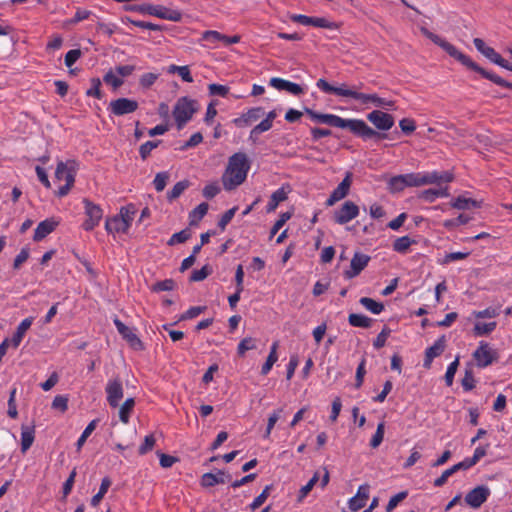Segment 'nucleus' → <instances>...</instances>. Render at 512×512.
I'll list each match as a JSON object with an SVG mask.
<instances>
[{
  "label": "nucleus",
  "mask_w": 512,
  "mask_h": 512,
  "mask_svg": "<svg viewBox=\"0 0 512 512\" xmlns=\"http://www.w3.org/2000/svg\"><path fill=\"white\" fill-rule=\"evenodd\" d=\"M316 85L325 93L334 94L344 100H354L366 108L371 105L380 108H391L394 105L393 101L381 98L375 93L362 92V83L359 85H348L347 83L331 85L326 80L319 79Z\"/></svg>",
  "instance_id": "obj_1"
},
{
  "label": "nucleus",
  "mask_w": 512,
  "mask_h": 512,
  "mask_svg": "<svg viewBox=\"0 0 512 512\" xmlns=\"http://www.w3.org/2000/svg\"><path fill=\"white\" fill-rule=\"evenodd\" d=\"M250 168L249 160L244 153H236L230 157L226 167V189H233L242 184Z\"/></svg>",
  "instance_id": "obj_2"
},
{
  "label": "nucleus",
  "mask_w": 512,
  "mask_h": 512,
  "mask_svg": "<svg viewBox=\"0 0 512 512\" xmlns=\"http://www.w3.org/2000/svg\"><path fill=\"white\" fill-rule=\"evenodd\" d=\"M78 166L75 161H59L55 170V180L57 182H65L64 185L59 186L57 195L59 197L66 196L72 189Z\"/></svg>",
  "instance_id": "obj_3"
},
{
  "label": "nucleus",
  "mask_w": 512,
  "mask_h": 512,
  "mask_svg": "<svg viewBox=\"0 0 512 512\" xmlns=\"http://www.w3.org/2000/svg\"><path fill=\"white\" fill-rule=\"evenodd\" d=\"M136 214V208L130 204L120 209L118 215L108 218L105 229L108 233H127Z\"/></svg>",
  "instance_id": "obj_4"
},
{
  "label": "nucleus",
  "mask_w": 512,
  "mask_h": 512,
  "mask_svg": "<svg viewBox=\"0 0 512 512\" xmlns=\"http://www.w3.org/2000/svg\"><path fill=\"white\" fill-rule=\"evenodd\" d=\"M499 313L495 308H487L482 311H474L470 319L473 321V331L478 336L490 334L496 328L493 320Z\"/></svg>",
  "instance_id": "obj_5"
},
{
  "label": "nucleus",
  "mask_w": 512,
  "mask_h": 512,
  "mask_svg": "<svg viewBox=\"0 0 512 512\" xmlns=\"http://www.w3.org/2000/svg\"><path fill=\"white\" fill-rule=\"evenodd\" d=\"M421 32L431 41H433L436 45L440 46L445 52H447L451 57L455 58L459 62H461L466 67L472 70H480V67L473 62L468 56L460 52L454 45L441 38L440 36L430 32L428 29L422 27Z\"/></svg>",
  "instance_id": "obj_6"
},
{
  "label": "nucleus",
  "mask_w": 512,
  "mask_h": 512,
  "mask_svg": "<svg viewBox=\"0 0 512 512\" xmlns=\"http://www.w3.org/2000/svg\"><path fill=\"white\" fill-rule=\"evenodd\" d=\"M126 11L138 12L143 15H151L160 19L169 21H179L181 13L177 10L168 9L161 5L142 4V5H125Z\"/></svg>",
  "instance_id": "obj_7"
},
{
  "label": "nucleus",
  "mask_w": 512,
  "mask_h": 512,
  "mask_svg": "<svg viewBox=\"0 0 512 512\" xmlns=\"http://www.w3.org/2000/svg\"><path fill=\"white\" fill-rule=\"evenodd\" d=\"M199 105L196 100L188 97H181L177 100L173 109V116L178 129H182L191 120Z\"/></svg>",
  "instance_id": "obj_8"
},
{
  "label": "nucleus",
  "mask_w": 512,
  "mask_h": 512,
  "mask_svg": "<svg viewBox=\"0 0 512 512\" xmlns=\"http://www.w3.org/2000/svg\"><path fill=\"white\" fill-rule=\"evenodd\" d=\"M84 210H85V216L86 219L82 224V227L86 231L93 230L96 226L99 225L102 217H103V210L101 207L97 204H94L93 202L84 199Z\"/></svg>",
  "instance_id": "obj_9"
},
{
  "label": "nucleus",
  "mask_w": 512,
  "mask_h": 512,
  "mask_svg": "<svg viewBox=\"0 0 512 512\" xmlns=\"http://www.w3.org/2000/svg\"><path fill=\"white\" fill-rule=\"evenodd\" d=\"M32 323V317H28L22 320L11 338H8L2 342L0 345V352H2L4 349H17L22 342L24 335L31 327Z\"/></svg>",
  "instance_id": "obj_10"
},
{
  "label": "nucleus",
  "mask_w": 512,
  "mask_h": 512,
  "mask_svg": "<svg viewBox=\"0 0 512 512\" xmlns=\"http://www.w3.org/2000/svg\"><path fill=\"white\" fill-rule=\"evenodd\" d=\"M418 187L428 184L441 185L442 183H449L453 180L452 173L448 171H432L425 173H417Z\"/></svg>",
  "instance_id": "obj_11"
},
{
  "label": "nucleus",
  "mask_w": 512,
  "mask_h": 512,
  "mask_svg": "<svg viewBox=\"0 0 512 512\" xmlns=\"http://www.w3.org/2000/svg\"><path fill=\"white\" fill-rule=\"evenodd\" d=\"M407 187H418L417 173L393 176L388 181V188L392 192H399Z\"/></svg>",
  "instance_id": "obj_12"
},
{
  "label": "nucleus",
  "mask_w": 512,
  "mask_h": 512,
  "mask_svg": "<svg viewBox=\"0 0 512 512\" xmlns=\"http://www.w3.org/2000/svg\"><path fill=\"white\" fill-rule=\"evenodd\" d=\"M490 493L491 491L487 486H477L466 494L465 502L471 508L478 509L487 501Z\"/></svg>",
  "instance_id": "obj_13"
},
{
  "label": "nucleus",
  "mask_w": 512,
  "mask_h": 512,
  "mask_svg": "<svg viewBox=\"0 0 512 512\" xmlns=\"http://www.w3.org/2000/svg\"><path fill=\"white\" fill-rule=\"evenodd\" d=\"M359 215V207L352 201H346L334 212V220L338 224H346Z\"/></svg>",
  "instance_id": "obj_14"
},
{
  "label": "nucleus",
  "mask_w": 512,
  "mask_h": 512,
  "mask_svg": "<svg viewBox=\"0 0 512 512\" xmlns=\"http://www.w3.org/2000/svg\"><path fill=\"white\" fill-rule=\"evenodd\" d=\"M138 108V102L128 98H118L111 101L108 109L116 116H123L133 113Z\"/></svg>",
  "instance_id": "obj_15"
},
{
  "label": "nucleus",
  "mask_w": 512,
  "mask_h": 512,
  "mask_svg": "<svg viewBox=\"0 0 512 512\" xmlns=\"http://www.w3.org/2000/svg\"><path fill=\"white\" fill-rule=\"evenodd\" d=\"M367 119L377 129L387 131L390 130L394 125V118L380 110H374L367 115Z\"/></svg>",
  "instance_id": "obj_16"
},
{
  "label": "nucleus",
  "mask_w": 512,
  "mask_h": 512,
  "mask_svg": "<svg viewBox=\"0 0 512 512\" xmlns=\"http://www.w3.org/2000/svg\"><path fill=\"white\" fill-rule=\"evenodd\" d=\"M105 390L109 405L113 408L118 407L120 400L123 398L122 382L119 379L110 380Z\"/></svg>",
  "instance_id": "obj_17"
},
{
  "label": "nucleus",
  "mask_w": 512,
  "mask_h": 512,
  "mask_svg": "<svg viewBox=\"0 0 512 512\" xmlns=\"http://www.w3.org/2000/svg\"><path fill=\"white\" fill-rule=\"evenodd\" d=\"M269 84H270V86H272L273 88H275L277 90H280V91L283 90V91H286L289 94H292L295 96H298V95H301L304 93V88L301 85L291 82V81H288V80H285V79H282V78H277V77L271 78L269 81Z\"/></svg>",
  "instance_id": "obj_18"
},
{
  "label": "nucleus",
  "mask_w": 512,
  "mask_h": 512,
  "mask_svg": "<svg viewBox=\"0 0 512 512\" xmlns=\"http://www.w3.org/2000/svg\"><path fill=\"white\" fill-rule=\"evenodd\" d=\"M351 173H347L342 182L337 186V188L331 193L330 197L326 201L327 206H332L336 202L345 198L350 190L351 186Z\"/></svg>",
  "instance_id": "obj_19"
},
{
  "label": "nucleus",
  "mask_w": 512,
  "mask_h": 512,
  "mask_svg": "<svg viewBox=\"0 0 512 512\" xmlns=\"http://www.w3.org/2000/svg\"><path fill=\"white\" fill-rule=\"evenodd\" d=\"M369 261L368 255L355 253L351 259L350 269L345 272V276L349 279L354 278L368 265Z\"/></svg>",
  "instance_id": "obj_20"
},
{
  "label": "nucleus",
  "mask_w": 512,
  "mask_h": 512,
  "mask_svg": "<svg viewBox=\"0 0 512 512\" xmlns=\"http://www.w3.org/2000/svg\"><path fill=\"white\" fill-rule=\"evenodd\" d=\"M264 115H265V112L262 107H253V108H250L247 112L243 113L240 117L234 119V123L238 127L249 126L252 123L259 120Z\"/></svg>",
  "instance_id": "obj_21"
},
{
  "label": "nucleus",
  "mask_w": 512,
  "mask_h": 512,
  "mask_svg": "<svg viewBox=\"0 0 512 512\" xmlns=\"http://www.w3.org/2000/svg\"><path fill=\"white\" fill-rule=\"evenodd\" d=\"M473 43L476 49L491 62L497 65H503L504 59L492 47L486 45L482 39L475 38Z\"/></svg>",
  "instance_id": "obj_22"
},
{
  "label": "nucleus",
  "mask_w": 512,
  "mask_h": 512,
  "mask_svg": "<svg viewBox=\"0 0 512 512\" xmlns=\"http://www.w3.org/2000/svg\"><path fill=\"white\" fill-rule=\"evenodd\" d=\"M369 499V486L361 485L358 488V491L354 497H352L349 502V508L352 511H358L366 505V502Z\"/></svg>",
  "instance_id": "obj_23"
},
{
  "label": "nucleus",
  "mask_w": 512,
  "mask_h": 512,
  "mask_svg": "<svg viewBox=\"0 0 512 512\" xmlns=\"http://www.w3.org/2000/svg\"><path fill=\"white\" fill-rule=\"evenodd\" d=\"M114 324L123 338L131 344V348L138 349L140 346V340L137 338L133 330L122 323L119 319H115Z\"/></svg>",
  "instance_id": "obj_24"
},
{
  "label": "nucleus",
  "mask_w": 512,
  "mask_h": 512,
  "mask_svg": "<svg viewBox=\"0 0 512 512\" xmlns=\"http://www.w3.org/2000/svg\"><path fill=\"white\" fill-rule=\"evenodd\" d=\"M57 225L58 222L53 219H46L40 222L35 229L33 240L41 241L47 235L53 232Z\"/></svg>",
  "instance_id": "obj_25"
},
{
  "label": "nucleus",
  "mask_w": 512,
  "mask_h": 512,
  "mask_svg": "<svg viewBox=\"0 0 512 512\" xmlns=\"http://www.w3.org/2000/svg\"><path fill=\"white\" fill-rule=\"evenodd\" d=\"M451 207L458 210H471L481 206V202L468 197L466 194L460 195L450 202Z\"/></svg>",
  "instance_id": "obj_26"
},
{
  "label": "nucleus",
  "mask_w": 512,
  "mask_h": 512,
  "mask_svg": "<svg viewBox=\"0 0 512 512\" xmlns=\"http://www.w3.org/2000/svg\"><path fill=\"white\" fill-rule=\"evenodd\" d=\"M306 112L313 120L318 121L320 123L331 125V126L338 127V128L340 125H342V118L337 115L320 114V113H316L309 109H307Z\"/></svg>",
  "instance_id": "obj_27"
},
{
  "label": "nucleus",
  "mask_w": 512,
  "mask_h": 512,
  "mask_svg": "<svg viewBox=\"0 0 512 512\" xmlns=\"http://www.w3.org/2000/svg\"><path fill=\"white\" fill-rule=\"evenodd\" d=\"M35 439V425L21 426V452L25 453L30 449Z\"/></svg>",
  "instance_id": "obj_28"
},
{
  "label": "nucleus",
  "mask_w": 512,
  "mask_h": 512,
  "mask_svg": "<svg viewBox=\"0 0 512 512\" xmlns=\"http://www.w3.org/2000/svg\"><path fill=\"white\" fill-rule=\"evenodd\" d=\"M290 19L305 26L328 27V22L324 18H313L302 14H293Z\"/></svg>",
  "instance_id": "obj_29"
},
{
  "label": "nucleus",
  "mask_w": 512,
  "mask_h": 512,
  "mask_svg": "<svg viewBox=\"0 0 512 512\" xmlns=\"http://www.w3.org/2000/svg\"><path fill=\"white\" fill-rule=\"evenodd\" d=\"M216 473L208 472L202 475L201 485L205 488L213 487L216 484L224 483V470L215 469Z\"/></svg>",
  "instance_id": "obj_30"
},
{
  "label": "nucleus",
  "mask_w": 512,
  "mask_h": 512,
  "mask_svg": "<svg viewBox=\"0 0 512 512\" xmlns=\"http://www.w3.org/2000/svg\"><path fill=\"white\" fill-rule=\"evenodd\" d=\"M449 196V189L447 186H439L438 188H434V189H427V190H424L422 191L420 197L427 201V202H433L435 201L437 198H443V197H448Z\"/></svg>",
  "instance_id": "obj_31"
},
{
  "label": "nucleus",
  "mask_w": 512,
  "mask_h": 512,
  "mask_svg": "<svg viewBox=\"0 0 512 512\" xmlns=\"http://www.w3.org/2000/svg\"><path fill=\"white\" fill-rule=\"evenodd\" d=\"M365 125L366 123L360 119L342 118V125L339 128H348L351 132L361 137Z\"/></svg>",
  "instance_id": "obj_32"
},
{
  "label": "nucleus",
  "mask_w": 512,
  "mask_h": 512,
  "mask_svg": "<svg viewBox=\"0 0 512 512\" xmlns=\"http://www.w3.org/2000/svg\"><path fill=\"white\" fill-rule=\"evenodd\" d=\"M135 406V400L134 398H128L124 401V403L120 406L119 409V419L124 424H127L130 419V415L133 411V408Z\"/></svg>",
  "instance_id": "obj_33"
},
{
  "label": "nucleus",
  "mask_w": 512,
  "mask_h": 512,
  "mask_svg": "<svg viewBox=\"0 0 512 512\" xmlns=\"http://www.w3.org/2000/svg\"><path fill=\"white\" fill-rule=\"evenodd\" d=\"M207 211H208V204L207 203L199 204L189 214V223H190V225H197L198 222L206 215Z\"/></svg>",
  "instance_id": "obj_34"
},
{
  "label": "nucleus",
  "mask_w": 512,
  "mask_h": 512,
  "mask_svg": "<svg viewBox=\"0 0 512 512\" xmlns=\"http://www.w3.org/2000/svg\"><path fill=\"white\" fill-rule=\"evenodd\" d=\"M287 198V191L284 188H280L276 190L270 198V201L267 205V211H274L280 202L284 201Z\"/></svg>",
  "instance_id": "obj_35"
},
{
  "label": "nucleus",
  "mask_w": 512,
  "mask_h": 512,
  "mask_svg": "<svg viewBox=\"0 0 512 512\" xmlns=\"http://www.w3.org/2000/svg\"><path fill=\"white\" fill-rule=\"evenodd\" d=\"M360 304L365 309L376 315L380 314L384 309V305L381 302L375 301L374 299L368 297L361 298Z\"/></svg>",
  "instance_id": "obj_36"
},
{
  "label": "nucleus",
  "mask_w": 512,
  "mask_h": 512,
  "mask_svg": "<svg viewBox=\"0 0 512 512\" xmlns=\"http://www.w3.org/2000/svg\"><path fill=\"white\" fill-rule=\"evenodd\" d=\"M99 422V419L92 420L84 429L81 436L78 438L76 442V448L79 451L83 445L85 444L87 438L92 434V432L96 429V426Z\"/></svg>",
  "instance_id": "obj_37"
},
{
  "label": "nucleus",
  "mask_w": 512,
  "mask_h": 512,
  "mask_svg": "<svg viewBox=\"0 0 512 512\" xmlns=\"http://www.w3.org/2000/svg\"><path fill=\"white\" fill-rule=\"evenodd\" d=\"M107 85H110L114 90L118 89L123 84V79L116 73L115 70H109L103 78Z\"/></svg>",
  "instance_id": "obj_38"
},
{
  "label": "nucleus",
  "mask_w": 512,
  "mask_h": 512,
  "mask_svg": "<svg viewBox=\"0 0 512 512\" xmlns=\"http://www.w3.org/2000/svg\"><path fill=\"white\" fill-rule=\"evenodd\" d=\"M319 481V473L315 472L313 477L308 481L306 485H304L300 490L298 494V501L302 502L304 498L310 493V491L313 489L315 484Z\"/></svg>",
  "instance_id": "obj_39"
},
{
  "label": "nucleus",
  "mask_w": 512,
  "mask_h": 512,
  "mask_svg": "<svg viewBox=\"0 0 512 512\" xmlns=\"http://www.w3.org/2000/svg\"><path fill=\"white\" fill-rule=\"evenodd\" d=\"M349 323L352 325V326H355V327H363V328H366V327H369L370 324H371V319L368 318L367 316L365 315H362V314H350L349 315Z\"/></svg>",
  "instance_id": "obj_40"
},
{
  "label": "nucleus",
  "mask_w": 512,
  "mask_h": 512,
  "mask_svg": "<svg viewBox=\"0 0 512 512\" xmlns=\"http://www.w3.org/2000/svg\"><path fill=\"white\" fill-rule=\"evenodd\" d=\"M414 243L408 236L397 238L393 243V248L399 253H406L409 247Z\"/></svg>",
  "instance_id": "obj_41"
},
{
  "label": "nucleus",
  "mask_w": 512,
  "mask_h": 512,
  "mask_svg": "<svg viewBox=\"0 0 512 512\" xmlns=\"http://www.w3.org/2000/svg\"><path fill=\"white\" fill-rule=\"evenodd\" d=\"M188 186H189L188 181L177 182L167 194L169 201H173L176 198H178L185 191V189Z\"/></svg>",
  "instance_id": "obj_42"
},
{
  "label": "nucleus",
  "mask_w": 512,
  "mask_h": 512,
  "mask_svg": "<svg viewBox=\"0 0 512 512\" xmlns=\"http://www.w3.org/2000/svg\"><path fill=\"white\" fill-rule=\"evenodd\" d=\"M385 433V424L384 422H381L378 424L375 434L373 435L370 446L372 448H377L383 441Z\"/></svg>",
  "instance_id": "obj_43"
},
{
  "label": "nucleus",
  "mask_w": 512,
  "mask_h": 512,
  "mask_svg": "<svg viewBox=\"0 0 512 512\" xmlns=\"http://www.w3.org/2000/svg\"><path fill=\"white\" fill-rule=\"evenodd\" d=\"M168 180H169L168 172H160V173L156 174V176L153 180V185L158 192H161L164 190Z\"/></svg>",
  "instance_id": "obj_44"
},
{
  "label": "nucleus",
  "mask_w": 512,
  "mask_h": 512,
  "mask_svg": "<svg viewBox=\"0 0 512 512\" xmlns=\"http://www.w3.org/2000/svg\"><path fill=\"white\" fill-rule=\"evenodd\" d=\"M155 442H156V440H155L153 434L145 436L144 442L140 445V447L138 449L139 455H145L146 453L151 451L155 445Z\"/></svg>",
  "instance_id": "obj_45"
},
{
  "label": "nucleus",
  "mask_w": 512,
  "mask_h": 512,
  "mask_svg": "<svg viewBox=\"0 0 512 512\" xmlns=\"http://www.w3.org/2000/svg\"><path fill=\"white\" fill-rule=\"evenodd\" d=\"M283 412V409L282 408H279L277 410H275L268 418V424H267V428H266V432L264 434V437L265 438H268L274 425L276 424V422L280 419L281 417V414Z\"/></svg>",
  "instance_id": "obj_46"
},
{
  "label": "nucleus",
  "mask_w": 512,
  "mask_h": 512,
  "mask_svg": "<svg viewBox=\"0 0 512 512\" xmlns=\"http://www.w3.org/2000/svg\"><path fill=\"white\" fill-rule=\"evenodd\" d=\"M160 141H147L140 146L139 153L143 160H145L152 150L158 147Z\"/></svg>",
  "instance_id": "obj_47"
},
{
  "label": "nucleus",
  "mask_w": 512,
  "mask_h": 512,
  "mask_svg": "<svg viewBox=\"0 0 512 512\" xmlns=\"http://www.w3.org/2000/svg\"><path fill=\"white\" fill-rule=\"evenodd\" d=\"M272 123L268 120H266L265 118L259 123L257 124L252 130H251V133H250V136L251 137H257L258 135L270 130L272 128Z\"/></svg>",
  "instance_id": "obj_48"
},
{
  "label": "nucleus",
  "mask_w": 512,
  "mask_h": 512,
  "mask_svg": "<svg viewBox=\"0 0 512 512\" xmlns=\"http://www.w3.org/2000/svg\"><path fill=\"white\" fill-rule=\"evenodd\" d=\"M175 287V282L172 279H165L155 283L152 287L154 292L171 291Z\"/></svg>",
  "instance_id": "obj_49"
},
{
  "label": "nucleus",
  "mask_w": 512,
  "mask_h": 512,
  "mask_svg": "<svg viewBox=\"0 0 512 512\" xmlns=\"http://www.w3.org/2000/svg\"><path fill=\"white\" fill-rule=\"evenodd\" d=\"M190 238V232L188 230H182L174 233L168 241V244L173 246L179 243H183Z\"/></svg>",
  "instance_id": "obj_50"
},
{
  "label": "nucleus",
  "mask_w": 512,
  "mask_h": 512,
  "mask_svg": "<svg viewBox=\"0 0 512 512\" xmlns=\"http://www.w3.org/2000/svg\"><path fill=\"white\" fill-rule=\"evenodd\" d=\"M459 365V359L456 358L453 362L450 363V365L447 368V371L445 373V382L448 386H451L453 384L454 375L457 371Z\"/></svg>",
  "instance_id": "obj_51"
},
{
  "label": "nucleus",
  "mask_w": 512,
  "mask_h": 512,
  "mask_svg": "<svg viewBox=\"0 0 512 512\" xmlns=\"http://www.w3.org/2000/svg\"><path fill=\"white\" fill-rule=\"evenodd\" d=\"M76 474H77L76 473V468H74L71 471L69 477L64 482L63 487H62V493H63V497L64 498H66L71 493L73 485H74V482H75Z\"/></svg>",
  "instance_id": "obj_52"
},
{
  "label": "nucleus",
  "mask_w": 512,
  "mask_h": 512,
  "mask_svg": "<svg viewBox=\"0 0 512 512\" xmlns=\"http://www.w3.org/2000/svg\"><path fill=\"white\" fill-rule=\"evenodd\" d=\"M407 495H408V493L406 491H402V492L394 495L393 497H391V499L389 500V502L386 506V511L392 512L397 507V505L407 497Z\"/></svg>",
  "instance_id": "obj_53"
},
{
  "label": "nucleus",
  "mask_w": 512,
  "mask_h": 512,
  "mask_svg": "<svg viewBox=\"0 0 512 512\" xmlns=\"http://www.w3.org/2000/svg\"><path fill=\"white\" fill-rule=\"evenodd\" d=\"M469 252H453L448 253L444 256V258L441 260V264H449L454 261L465 259L469 256Z\"/></svg>",
  "instance_id": "obj_54"
},
{
  "label": "nucleus",
  "mask_w": 512,
  "mask_h": 512,
  "mask_svg": "<svg viewBox=\"0 0 512 512\" xmlns=\"http://www.w3.org/2000/svg\"><path fill=\"white\" fill-rule=\"evenodd\" d=\"M476 365L486 367L495 360V354H474Z\"/></svg>",
  "instance_id": "obj_55"
},
{
  "label": "nucleus",
  "mask_w": 512,
  "mask_h": 512,
  "mask_svg": "<svg viewBox=\"0 0 512 512\" xmlns=\"http://www.w3.org/2000/svg\"><path fill=\"white\" fill-rule=\"evenodd\" d=\"M52 408L65 412L68 409V398L63 395H57L52 402Z\"/></svg>",
  "instance_id": "obj_56"
},
{
  "label": "nucleus",
  "mask_w": 512,
  "mask_h": 512,
  "mask_svg": "<svg viewBox=\"0 0 512 512\" xmlns=\"http://www.w3.org/2000/svg\"><path fill=\"white\" fill-rule=\"evenodd\" d=\"M29 255H30L29 249L27 247L22 248L21 251L19 252V254H17V256L15 257V259L13 261V268L19 269L21 267V265L27 261V259L29 258Z\"/></svg>",
  "instance_id": "obj_57"
},
{
  "label": "nucleus",
  "mask_w": 512,
  "mask_h": 512,
  "mask_svg": "<svg viewBox=\"0 0 512 512\" xmlns=\"http://www.w3.org/2000/svg\"><path fill=\"white\" fill-rule=\"evenodd\" d=\"M270 486H266L260 495H258L250 504L251 510L259 508L267 499L269 495Z\"/></svg>",
  "instance_id": "obj_58"
},
{
  "label": "nucleus",
  "mask_w": 512,
  "mask_h": 512,
  "mask_svg": "<svg viewBox=\"0 0 512 512\" xmlns=\"http://www.w3.org/2000/svg\"><path fill=\"white\" fill-rule=\"evenodd\" d=\"M292 214L290 212L282 213L279 217V219L274 224L273 228L271 229V236L275 235L283 226L284 224L291 218Z\"/></svg>",
  "instance_id": "obj_59"
},
{
  "label": "nucleus",
  "mask_w": 512,
  "mask_h": 512,
  "mask_svg": "<svg viewBox=\"0 0 512 512\" xmlns=\"http://www.w3.org/2000/svg\"><path fill=\"white\" fill-rule=\"evenodd\" d=\"M157 454L159 456L160 465L163 468H170L174 463H176L178 461L177 457H174V456H171V455H168L165 453H161V452H157Z\"/></svg>",
  "instance_id": "obj_60"
},
{
  "label": "nucleus",
  "mask_w": 512,
  "mask_h": 512,
  "mask_svg": "<svg viewBox=\"0 0 512 512\" xmlns=\"http://www.w3.org/2000/svg\"><path fill=\"white\" fill-rule=\"evenodd\" d=\"M257 349H259L258 342L254 339H244L239 343V352Z\"/></svg>",
  "instance_id": "obj_61"
},
{
  "label": "nucleus",
  "mask_w": 512,
  "mask_h": 512,
  "mask_svg": "<svg viewBox=\"0 0 512 512\" xmlns=\"http://www.w3.org/2000/svg\"><path fill=\"white\" fill-rule=\"evenodd\" d=\"M81 56V51L79 49H73L66 53L65 55V65L67 67H71Z\"/></svg>",
  "instance_id": "obj_62"
},
{
  "label": "nucleus",
  "mask_w": 512,
  "mask_h": 512,
  "mask_svg": "<svg viewBox=\"0 0 512 512\" xmlns=\"http://www.w3.org/2000/svg\"><path fill=\"white\" fill-rule=\"evenodd\" d=\"M101 81L99 78H93L91 80V88L87 91V94L89 96L96 97L98 99L101 98V91H100Z\"/></svg>",
  "instance_id": "obj_63"
},
{
  "label": "nucleus",
  "mask_w": 512,
  "mask_h": 512,
  "mask_svg": "<svg viewBox=\"0 0 512 512\" xmlns=\"http://www.w3.org/2000/svg\"><path fill=\"white\" fill-rule=\"evenodd\" d=\"M58 381L59 376L57 372H53L45 382L40 384V386L44 391H49L58 383Z\"/></svg>",
  "instance_id": "obj_64"
}]
</instances>
